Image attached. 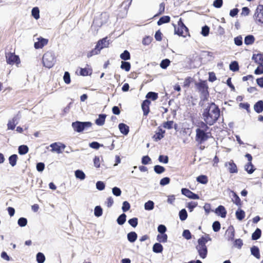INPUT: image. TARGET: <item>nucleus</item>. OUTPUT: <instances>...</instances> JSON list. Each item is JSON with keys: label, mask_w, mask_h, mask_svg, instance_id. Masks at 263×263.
<instances>
[{"label": "nucleus", "mask_w": 263, "mask_h": 263, "mask_svg": "<svg viewBox=\"0 0 263 263\" xmlns=\"http://www.w3.org/2000/svg\"><path fill=\"white\" fill-rule=\"evenodd\" d=\"M31 16H40V9L37 7H34L32 9Z\"/></svg>", "instance_id": "obj_59"}, {"label": "nucleus", "mask_w": 263, "mask_h": 263, "mask_svg": "<svg viewBox=\"0 0 263 263\" xmlns=\"http://www.w3.org/2000/svg\"><path fill=\"white\" fill-rule=\"evenodd\" d=\"M174 125V121H168L167 122H165L163 123V127L164 128L171 129L173 128ZM177 125L176 124H174V128L176 129Z\"/></svg>", "instance_id": "obj_26"}, {"label": "nucleus", "mask_w": 263, "mask_h": 263, "mask_svg": "<svg viewBox=\"0 0 263 263\" xmlns=\"http://www.w3.org/2000/svg\"><path fill=\"white\" fill-rule=\"evenodd\" d=\"M231 192L232 193V201L233 203L237 205L240 206L241 205V202L240 198L235 192L231 191Z\"/></svg>", "instance_id": "obj_21"}, {"label": "nucleus", "mask_w": 263, "mask_h": 263, "mask_svg": "<svg viewBox=\"0 0 263 263\" xmlns=\"http://www.w3.org/2000/svg\"><path fill=\"white\" fill-rule=\"evenodd\" d=\"M6 62L8 64L13 65L14 64H20V60L19 57L14 54V53H6Z\"/></svg>", "instance_id": "obj_7"}, {"label": "nucleus", "mask_w": 263, "mask_h": 263, "mask_svg": "<svg viewBox=\"0 0 263 263\" xmlns=\"http://www.w3.org/2000/svg\"><path fill=\"white\" fill-rule=\"evenodd\" d=\"M154 208V202L152 200H148L144 204V209L147 211H151Z\"/></svg>", "instance_id": "obj_41"}, {"label": "nucleus", "mask_w": 263, "mask_h": 263, "mask_svg": "<svg viewBox=\"0 0 263 263\" xmlns=\"http://www.w3.org/2000/svg\"><path fill=\"white\" fill-rule=\"evenodd\" d=\"M146 98L155 101L158 98V93L152 91L148 92L146 95Z\"/></svg>", "instance_id": "obj_43"}, {"label": "nucleus", "mask_w": 263, "mask_h": 263, "mask_svg": "<svg viewBox=\"0 0 263 263\" xmlns=\"http://www.w3.org/2000/svg\"><path fill=\"white\" fill-rule=\"evenodd\" d=\"M234 43L237 46H241L242 44V38L241 35L235 37L234 39Z\"/></svg>", "instance_id": "obj_57"}, {"label": "nucleus", "mask_w": 263, "mask_h": 263, "mask_svg": "<svg viewBox=\"0 0 263 263\" xmlns=\"http://www.w3.org/2000/svg\"><path fill=\"white\" fill-rule=\"evenodd\" d=\"M209 31H210V28L208 26L205 25L202 27L201 34L203 36H206L209 35Z\"/></svg>", "instance_id": "obj_53"}, {"label": "nucleus", "mask_w": 263, "mask_h": 263, "mask_svg": "<svg viewBox=\"0 0 263 263\" xmlns=\"http://www.w3.org/2000/svg\"><path fill=\"white\" fill-rule=\"evenodd\" d=\"M170 63H171V61H170V60H168L167 59H165L163 60L161 62L160 66L161 68L165 69L169 66V65L170 64Z\"/></svg>", "instance_id": "obj_49"}, {"label": "nucleus", "mask_w": 263, "mask_h": 263, "mask_svg": "<svg viewBox=\"0 0 263 263\" xmlns=\"http://www.w3.org/2000/svg\"><path fill=\"white\" fill-rule=\"evenodd\" d=\"M221 225L219 221H215L213 223L212 228L214 232H218L220 229Z\"/></svg>", "instance_id": "obj_52"}, {"label": "nucleus", "mask_w": 263, "mask_h": 263, "mask_svg": "<svg viewBox=\"0 0 263 263\" xmlns=\"http://www.w3.org/2000/svg\"><path fill=\"white\" fill-rule=\"evenodd\" d=\"M63 80L64 82L67 84H68L70 83V73L68 71L65 72L63 77Z\"/></svg>", "instance_id": "obj_55"}, {"label": "nucleus", "mask_w": 263, "mask_h": 263, "mask_svg": "<svg viewBox=\"0 0 263 263\" xmlns=\"http://www.w3.org/2000/svg\"><path fill=\"white\" fill-rule=\"evenodd\" d=\"M92 125V123L89 121L81 122L77 121L72 123L71 126L75 132L81 133L84 130L91 127Z\"/></svg>", "instance_id": "obj_3"}, {"label": "nucleus", "mask_w": 263, "mask_h": 263, "mask_svg": "<svg viewBox=\"0 0 263 263\" xmlns=\"http://www.w3.org/2000/svg\"><path fill=\"white\" fill-rule=\"evenodd\" d=\"M175 28V34L179 36L185 37L188 33V28L184 24L181 18L180 17L178 21V27L176 25L173 24Z\"/></svg>", "instance_id": "obj_5"}, {"label": "nucleus", "mask_w": 263, "mask_h": 263, "mask_svg": "<svg viewBox=\"0 0 263 263\" xmlns=\"http://www.w3.org/2000/svg\"><path fill=\"white\" fill-rule=\"evenodd\" d=\"M130 208V205L128 202L125 201L123 202L122 210L124 212H126L128 211Z\"/></svg>", "instance_id": "obj_64"}, {"label": "nucleus", "mask_w": 263, "mask_h": 263, "mask_svg": "<svg viewBox=\"0 0 263 263\" xmlns=\"http://www.w3.org/2000/svg\"><path fill=\"white\" fill-rule=\"evenodd\" d=\"M259 15H261V16H263V5H259L257 7L254 14L253 16H259Z\"/></svg>", "instance_id": "obj_37"}, {"label": "nucleus", "mask_w": 263, "mask_h": 263, "mask_svg": "<svg viewBox=\"0 0 263 263\" xmlns=\"http://www.w3.org/2000/svg\"><path fill=\"white\" fill-rule=\"evenodd\" d=\"M224 166L228 167L229 172L231 174L237 173L238 172L237 165L232 160H230L229 162H226L224 163Z\"/></svg>", "instance_id": "obj_10"}, {"label": "nucleus", "mask_w": 263, "mask_h": 263, "mask_svg": "<svg viewBox=\"0 0 263 263\" xmlns=\"http://www.w3.org/2000/svg\"><path fill=\"white\" fill-rule=\"evenodd\" d=\"M158 160L161 163L166 164L168 162V157L167 156L160 155Z\"/></svg>", "instance_id": "obj_58"}, {"label": "nucleus", "mask_w": 263, "mask_h": 263, "mask_svg": "<svg viewBox=\"0 0 263 263\" xmlns=\"http://www.w3.org/2000/svg\"><path fill=\"white\" fill-rule=\"evenodd\" d=\"M153 251L156 253H161L163 251V246L159 242L155 243L153 247Z\"/></svg>", "instance_id": "obj_24"}, {"label": "nucleus", "mask_w": 263, "mask_h": 263, "mask_svg": "<svg viewBox=\"0 0 263 263\" xmlns=\"http://www.w3.org/2000/svg\"><path fill=\"white\" fill-rule=\"evenodd\" d=\"M109 45V40H108L107 37H105L99 40L96 46L98 47L99 50L101 52L102 49L108 47Z\"/></svg>", "instance_id": "obj_9"}, {"label": "nucleus", "mask_w": 263, "mask_h": 263, "mask_svg": "<svg viewBox=\"0 0 263 263\" xmlns=\"http://www.w3.org/2000/svg\"><path fill=\"white\" fill-rule=\"evenodd\" d=\"M48 40L43 37L38 38V41L34 44V47L35 49H40L43 47L45 45L47 44Z\"/></svg>", "instance_id": "obj_13"}, {"label": "nucleus", "mask_w": 263, "mask_h": 263, "mask_svg": "<svg viewBox=\"0 0 263 263\" xmlns=\"http://www.w3.org/2000/svg\"><path fill=\"white\" fill-rule=\"evenodd\" d=\"M206 132L200 128H197L196 129L195 139L198 143L202 144L209 139L208 133Z\"/></svg>", "instance_id": "obj_6"}, {"label": "nucleus", "mask_w": 263, "mask_h": 263, "mask_svg": "<svg viewBox=\"0 0 263 263\" xmlns=\"http://www.w3.org/2000/svg\"><path fill=\"white\" fill-rule=\"evenodd\" d=\"M50 147L52 148L51 151L53 152H55L58 154H60L62 153L61 148L64 149L65 148V145L62 143H58L57 142H54L50 145Z\"/></svg>", "instance_id": "obj_12"}, {"label": "nucleus", "mask_w": 263, "mask_h": 263, "mask_svg": "<svg viewBox=\"0 0 263 263\" xmlns=\"http://www.w3.org/2000/svg\"><path fill=\"white\" fill-rule=\"evenodd\" d=\"M126 214L123 213L118 217L117 219V222L119 225H123L126 221Z\"/></svg>", "instance_id": "obj_40"}, {"label": "nucleus", "mask_w": 263, "mask_h": 263, "mask_svg": "<svg viewBox=\"0 0 263 263\" xmlns=\"http://www.w3.org/2000/svg\"><path fill=\"white\" fill-rule=\"evenodd\" d=\"M106 115L105 114L99 115L98 118L95 120V123L98 126H102L104 124Z\"/></svg>", "instance_id": "obj_19"}, {"label": "nucleus", "mask_w": 263, "mask_h": 263, "mask_svg": "<svg viewBox=\"0 0 263 263\" xmlns=\"http://www.w3.org/2000/svg\"><path fill=\"white\" fill-rule=\"evenodd\" d=\"M208 125L209 124H207L205 121H201L199 123V128H200L201 130H203L204 131L207 132L209 129Z\"/></svg>", "instance_id": "obj_51"}, {"label": "nucleus", "mask_w": 263, "mask_h": 263, "mask_svg": "<svg viewBox=\"0 0 263 263\" xmlns=\"http://www.w3.org/2000/svg\"><path fill=\"white\" fill-rule=\"evenodd\" d=\"M182 236L187 240H189L192 238L191 233L189 230H184L183 231Z\"/></svg>", "instance_id": "obj_56"}, {"label": "nucleus", "mask_w": 263, "mask_h": 263, "mask_svg": "<svg viewBox=\"0 0 263 263\" xmlns=\"http://www.w3.org/2000/svg\"><path fill=\"white\" fill-rule=\"evenodd\" d=\"M42 61L45 67L48 68L52 67L55 62L54 53L52 52H47L44 54Z\"/></svg>", "instance_id": "obj_4"}, {"label": "nucleus", "mask_w": 263, "mask_h": 263, "mask_svg": "<svg viewBox=\"0 0 263 263\" xmlns=\"http://www.w3.org/2000/svg\"><path fill=\"white\" fill-rule=\"evenodd\" d=\"M131 65L129 62L126 61H122L120 68L125 70L126 71H129L130 69Z\"/></svg>", "instance_id": "obj_36"}, {"label": "nucleus", "mask_w": 263, "mask_h": 263, "mask_svg": "<svg viewBox=\"0 0 263 263\" xmlns=\"http://www.w3.org/2000/svg\"><path fill=\"white\" fill-rule=\"evenodd\" d=\"M67 11L65 8H57L53 12V14L57 16L65 15L67 14Z\"/></svg>", "instance_id": "obj_20"}, {"label": "nucleus", "mask_w": 263, "mask_h": 263, "mask_svg": "<svg viewBox=\"0 0 263 263\" xmlns=\"http://www.w3.org/2000/svg\"><path fill=\"white\" fill-rule=\"evenodd\" d=\"M212 239L209 236V235L205 236V237L202 236L198 240V243L202 245H205L206 243L209 241H211Z\"/></svg>", "instance_id": "obj_30"}, {"label": "nucleus", "mask_w": 263, "mask_h": 263, "mask_svg": "<svg viewBox=\"0 0 263 263\" xmlns=\"http://www.w3.org/2000/svg\"><path fill=\"white\" fill-rule=\"evenodd\" d=\"M196 180L198 182L203 184H205L208 181V177L205 175H201L197 177Z\"/></svg>", "instance_id": "obj_33"}, {"label": "nucleus", "mask_w": 263, "mask_h": 263, "mask_svg": "<svg viewBox=\"0 0 263 263\" xmlns=\"http://www.w3.org/2000/svg\"><path fill=\"white\" fill-rule=\"evenodd\" d=\"M229 68L232 71L235 72L238 71L239 70L238 63L236 61L232 62L229 65Z\"/></svg>", "instance_id": "obj_35"}, {"label": "nucleus", "mask_w": 263, "mask_h": 263, "mask_svg": "<svg viewBox=\"0 0 263 263\" xmlns=\"http://www.w3.org/2000/svg\"><path fill=\"white\" fill-rule=\"evenodd\" d=\"M165 10V4L164 3H161L159 5V9L158 12L154 14L153 16H159L161 15L164 12Z\"/></svg>", "instance_id": "obj_47"}, {"label": "nucleus", "mask_w": 263, "mask_h": 263, "mask_svg": "<svg viewBox=\"0 0 263 263\" xmlns=\"http://www.w3.org/2000/svg\"><path fill=\"white\" fill-rule=\"evenodd\" d=\"M138 235L135 232H130L127 235L128 240L132 243L134 242L137 239Z\"/></svg>", "instance_id": "obj_22"}, {"label": "nucleus", "mask_w": 263, "mask_h": 263, "mask_svg": "<svg viewBox=\"0 0 263 263\" xmlns=\"http://www.w3.org/2000/svg\"><path fill=\"white\" fill-rule=\"evenodd\" d=\"M138 218L134 217L128 220V223L133 227L135 228L137 226L138 223Z\"/></svg>", "instance_id": "obj_54"}, {"label": "nucleus", "mask_w": 263, "mask_h": 263, "mask_svg": "<svg viewBox=\"0 0 263 263\" xmlns=\"http://www.w3.org/2000/svg\"><path fill=\"white\" fill-rule=\"evenodd\" d=\"M100 53L98 47L95 46V48L87 52V57L89 58L93 55L99 54Z\"/></svg>", "instance_id": "obj_34"}, {"label": "nucleus", "mask_w": 263, "mask_h": 263, "mask_svg": "<svg viewBox=\"0 0 263 263\" xmlns=\"http://www.w3.org/2000/svg\"><path fill=\"white\" fill-rule=\"evenodd\" d=\"M36 261L38 263H44L45 260V256L43 253L39 252L36 254Z\"/></svg>", "instance_id": "obj_45"}, {"label": "nucleus", "mask_w": 263, "mask_h": 263, "mask_svg": "<svg viewBox=\"0 0 263 263\" xmlns=\"http://www.w3.org/2000/svg\"><path fill=\"white\" fill-rule=\"evenodd\" d=\"M74 174L77 178L81 180H84L86 177L85 173L82 171L80 170H76L74 172Z\"/></svg>", "instance_id": "obj_32"}, {"label": "nucleus", "mask_w": 263, "mask_h": 263, "mask_svg": "<svg viewBox=\"0 0 263 263\" xmlns=\"http://www.w3.org/2000/svg\"><path fill=\"white\" fill-rule=\"evenodd\" d=\"M120 58L124 61L129 60L130 59V53L128 51L125 50L120 54Z\"/></svg>", "instance_id": "obj_44"}, {"label": "nucleus", "mask_w": 263, "mask_h": 263, "mask_svg": "<svg viewBox=\"0 0 263 263\" xmlns=\"http://www.w3.org/2000/svg\"><path fill=\"white\" fill-rule=\"evenodd\" d=\"M227 239L230 241L234 240L235 236V230L232 226H230L226 232Z\"/></svg>", "instance_id": "obj_14"}, {"label": "nucleus", "mask_w": 263, "mask_h": 263, "mask_svg": "<svg viewBox=\"0 0 263 263\" xmlns=\"http://www.w3.org/2000/svg\"><path fill=\"white\" fill-rule=\"evenodd\" d=\"M261 234V230L259 228H257L252 234V239L253 240H256L258 239L260 237Z\"/></svg>", "instance_id": "obj_31"}, {"label": "nucleus", "mask_w": 263, "mask_h": 263, "mask_svg": "<svg viewBox=\"0 0 263 263\" xmlns=\"http://www.w3.org/2000/svg\"><path fill=\"white\" fill-rule=\"evenodd\" d=\"M220 109L214 103H211L203 109L202 118L209 126L214 125L220 116Z\"/></svg>", "instance_id": "obj_1"}, {"label": "nucleus", "mask_w": 263, "mask_h": 263, "mask_svg": "<svg viewBox=\"0 0 263 263\" xmlns=\"http://www.w3.org/2000/svg\"><path fill=\"white\" fill-rule=\"evenodd\" d=\"M151 101L147 99L144 100L142 103V109L144 116H147L149 111V105Z\"/></svg>", "instance_id": "obj_16"}, {"label": "nucleus", "mask_w": 263, "mask_h": 263, "mask_svg": "<svg viewBox=\"0 0 263 263\" xmlns=\"http://www.w3.org/2000/svg\"><path fill=\"white\" fill-rule=\"evenodd\" d=\"M171 17H160V19L157 22L158 25H161L163 24L170 22Z\"/></svg>", "instance_id": "obj_60"}, {"label": "nucleus", "mask_w": 263, "mask_h": 263, "mask_svg": "<svg viewBox=\"0 0 263 263\" xmlns=\"http://www.w3.org/2000/svg\"><path fill=\"white\" fill-rule=\"evenodd\" d=\"M179 218L181 221H184L186 219L187 217V213L185 209H183L179 211Z\"/></svg>", "instance_id": "obj_42"}, {"label": "nucleus", "mask_w": 263, "mask_h": 263, "mask_svg": "<svg viewBox=\"0 0 263 263\" xmlns=\"http://www.w3.org/2000/svg\"><path fill=\"white\" fill-rule=\"evenodd\" d=\"M158 232L160 234H165L167 229L166 227L163 224H160L157 228Z\"/></svg>", "instance_id": "obj_63"}, {"label": "nucleus", "mask_w": 263, "mask_h": 263, "mask_svg": "<svg viewBox=\"0 0 263 263\" xmlns=\"http://www.w3.org/2000/svg\"><path fill=\"white\" fill-rule=\"evenodd\" d=\"M235 215L238 220H242L245 218V213L242 210L238 209L236 211Z\"/></svg>", "instance_id": "obj_38"}, {"label": "nucleus", "mask_w": 263, "mask_h": 263, "mask_svg": "<svg viewBox=\"0 0 263 263\" xmlns=\"http://www.w3.org/2000/svg\"><path fill=\"white\" fill-rule=\"evenodd\" d=\"M17 159L18 157L16 154H13L9 157V162L11 166L13 167L16 165Z\"/></svg>", "instance_id": "obj_29"}, {"label": "nucleus", "mask_w": 263, "mask_h": 263, "mask_svg": "<svg viewBox=\"0 0 263 263\" xmlns=\"http://www.w3.org/2000/svg\"><path fill=\"white\" fill-rule=\"evenodd\" d=\"M255 41V37L253 35H248L245 37V44L247 45H252Z\"/></svg>", "instance_id": "obj_25"}, {"label": "nucleus", "mask_w": 263, "mask_h": 263, "mask_svg": "<svg viewBox=\"0 0 263 263\" xmlns=\"http://www.w3.org/2000/svg\"><path fill=\"white\" fill-rule=\"evenodd\" d=\"M245 170L248 172V174H252L254 171V166L251 162H249L245 166Z\"/></svg>", "instance_id": "obj_39"}, {"label": "nucleus", "mask_w": 263, "mask_h": 263, "mask_svg": "<svg viewBox=\"0 0 263 263\" xmlns=\"http://www.w3.org/2000/svg\"><path fill=\"white\" fill-rule=\"evenodd\" d=\"M102 213L103 210L100 206L98 205L95 208L94 214L96 217H100L102 215Z\"/></svg>", "instance_id": "obj_48"}, {"label": "nucleus", "mask_w": 263, "mask_h": 263, "mask_svg": "<svg viewBox=\"0 0 263 263\" xmlns=\"http://www.w3.org/2000/svg\"><path fill=\"white\" fill-rule=\"evenodd\" d=\"M118 127L122 134L127 135L128 134L129 131V126L126 124L123 123H120L118 125Z\"/></svg>", "instance_id": "obj_18"}, {"label": "nucleus", "mask_w": 263, "mask_h": 263, "mask_svg": "<svg viewBox=\"0 0 263 263\" xmlns=\"http://www.w3.org/2000/svg\"><path fill=\"white\" fill-rule=\"evenodd\" d=\"M181 193L190 199H199V196L197 194L191 192L190 190L186 188H182L181 189Z\"/></svg>", "instance_id": "obj_11"}, {"label": "nucleus", "mask_w": 263, "mask_h": 263, "mask_svg": "<svg viewBox=\"0 0 263 263\" xmlns=\"http://www.w3.org/2000/svg\"><path fill=\"white\" fill-rule=\"evenodd\" d=\"M195 87L200 93V97L204 100L209 96L208 86L205 81L200 80L199 82L195 83Z\"/></svg>", "instance_id": "obj_2"}, {"label": "nucleus", "mask_w": 263, "mask_h": 263, "mask_svg": "<svg viewBox=\"0 0 263 263\" xmlns=\"http://www.w3.org/2000/svg\"><path fill=\"white\" fill-rule=\"evenodd\" d=\"M154 170L156 173H157L158 174H161L165 171V169L162 166H161L159 165H156L154 166Z\"/></svg>", "instance_id": "obj_46"}, {"label": "nucleus", "mask_w": 263, "mask_h": 263, "mask_svg": "<svg viewBox=\"0 0 263 263\" xmlns=\"http://www.w3.org/2000/svg\"><path fill=\"white\" fill-rule=\"evenodd\" d=\"M196 248L200 258L202 259H204L206 257L208 254V248L205 245H202L198 243L196 247Z\"/></svg>", "instance_id": "obj_8"}, {"label": "nucleus", "mask_w": 263, "mask_h": 263, "mask_svg": "<svg viewBox=\"0 0 263 263\" xmlns=\"http://www.w3.org/2000/svg\"><path fill=\"white\" fill-rule=\"evenodd\" d=\"M170 182V178L167 177H165L161 179L160 181V184L161 186H164L168 184H169Z\"/></svg>", "instance_id": "obj_61"}, {"label": "nucleus", "mask_w": 263, "mask_h": 263, "mask_svg": "<svg viewBox=\"0 0 263 263\" xmlns=\"http://www.w3.org/2000/svg\"><path fill=\"white\" fill-rule=\"evenodd\" d=\"M254 109L258 114L263 111V101L259 100L254 105Z\"/></svg>", "instance_id": "obj_17"}, {"label": "nucleus", "mask_w": 263, "mask_h": 263, "mask_svg": "<svg viewBox=\"0 0 263 263\" xmlns=\"http://www.w3.org/2000/svg\"><path fill=\"white\" fill-rule=\"evenodd\" d=\"M105 183L101 181H98L96 183V188L99 191H102L105 189Z\"/></svg>", "instance_id": "obj_62"}, {"label": "nucleus", "mask_w": 263, "mask_h": 263, "mask_svg": "<svg viewBox=\"0 0 263 263\" xmlns=\"http://www.w3.org/2000/svg\"><path fill=\"white\" fill-rule=\"evenodd\" d=\"M17 223L21 227H24L27 224V219L24 217H21L18 219Z\"/></svg>", "instance_id": "obj_50"}, {"label": "nucleus", "mask_w": 263, "mask_h": 263, "mask_svg": "<svg viewBox=\"0 0 263 263\" xmlns=\"http://www.w3.org/2000/svg\"><path fill=\"white\" fill-rule=\"evenodd\" d=\"M215 213L222 218H225L227 215V211L223 205H219L215 210Z\"/></svg>", "instance_id": "obj_15"}, {"label": "nucleus", "mask_w": 263, "mask_h": 263, "mask_svg": "<svg viewBox=\"0 0 263 263\" xmlns=\"http://www.w3.org/2000/svg\"><path fill=\"white\" fill-rule=\"evenodd\" d=\"M251 253L257 259L260 258V252L259 248L256 246H253L251 248Z\"/></svg>", "instance_id": "obj_23"}, {"label": "nucleus", "mask_w": 263, "mask_h": 263, "mask_svg": "<svg viewBox=\"0 0 263 263\" xmlns=\"http://www.w3.org/2000/svg\"><path fill=\"white\" fill-rule=\"evenodd\" d=\"M157 240L159 243H165L167 241V235L166 234H159L157 236Z\"/></svg>", "instance_id": "obj_27"}, {"label": "nucleus", "mask_w": 263, "mask_h": 263, "mask_svg": "<svg viewBox=\"0 0 263 263\" xmlns=\"http://www.w3.org/2000/svg\"><path fill=\"white\" fill-rule=\"evenodd\" d=\"M29 148L26 145H22L18 146V152L21 155H25L28 152Z\"/></svg>", "instance_id": "obj_28"}]
</instances>
